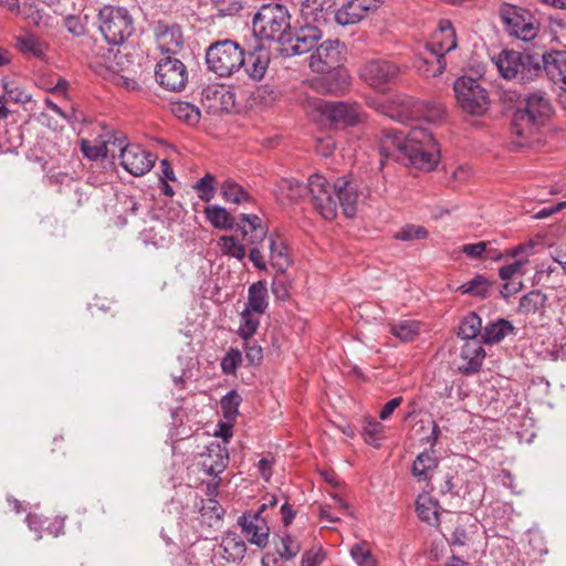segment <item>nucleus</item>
I'll return each mask as SVG.
<instances>
[{"instance_id":"1","label":"nucleus","mask_w":566,"mask_h":566,"mask_svg":"<svg viewBox=\"0 0 566 566\" xmlns=\"http://www.w3.org/2000/svg\"><path fill=\"white\" fill-rule=\"evenodd\" d=\"M380 151L405 166L432 170L440 158V150L432 134L423 127L413 126L407 133L388 129L384 132Z\"/></svg>"},{"instance_id":"2","label":"nucleus","mask_w":566,"mask_h":566,"mask_svg":"<svg viewBox=\"0 0 566 566\" xmlns=\"http://www.w3.org/2000/svg\"><path fill=\"white\" fill-rule=\"evenodd\" d=\"M308 192L315 210L325 219L334 220L338 207L347 218H354L357 212L358 186L348 176L338 177L333 185L321 175L308 177Z\"/></svg>"},{"instance_id":"3","label":"nucleus","mask_w":566,"mask_h":566,"mask_svg":"<svg viewBox=\"0 0 566 566\" xmlns=\"http://www.w3.org/2000/svg\"><path fill=\"white\" fill-rule=\"evenodd\" d=\"M291 18V13L284 4L264 3L253 15V34L260 40L275 42L280 46L289 43V34L292 29Z\"/></svg>"},{"instance_id":"4","label":"nucleus","mask_w":566,"mask_h":566,"mask_svg":"<svg viewBox=\"0 0 566 566\" xmlns=\"http://www.w3.org/2000/svg\"><path fill=\"white\" fill-rule=\"evenodd\" d=\"M552 111L546 93L541 91L530 93L523 98V106H518L513 114L514 133L522 138L533 136L549 118Z\"/></svg>"},{"instance_id":"5","label":"nucleus","mask_w":566,"mask_h":566,"mask_svg":"<svg viewBox=\"0 0 566 566\" xmlns=\"http://www.w3.org/2000/svg\"><path fill=\"white\" fill-rule=\"evenodd\" d=\"M205 57L210 72L219 77H230L243 67L244 49L233 40H218L207 48Z\"/></svg>"},{"instance_id":"6","label":"nucleus","mask_w":566,"mask_h":566,"mask_svg":"<svg viewBox=\"0 0 566 566\" xmlns=\"http://www.w3.org/2000/svg\"><path fill=\"white\" fill-rule=\"evenodd\" d=\"M97 22L105 41L112 45L123 44L135 31L134 19L124 7L104 6Z\"/></svg>"},{"instance_id":"7","label":"nucleus","mask_w":566,"mask_h":566,"mask_svg":"<svg viewBox=\"0 0 566 566\" xmlns=\"http://www.w3.org/2000/svg\"><path fill=\"white\" fill-rule=\"evenodd\" d=\"M453 91L460 107L473 116L483 115L489 107V95L479 80L462 76L453 84Z\"/></svg>"},{"instance_id":"8","label":"nucleus","mask_w":566,"mask_h":566,"mask_svg":"<svg viewBox=\"0 0 566 566\" xmlns=\"http://www.w3.org/2000/svg\"><path fill=\"white\" fill-rule=\"evenodd\" d=\"M500 18L507 33L516 39L527 42L537 34L535 18L523 8L504 3L500 8Z\"/></svg>"},{"instance_id":"9","label":"nucleus","mask_w":566,"mask_h":566,"mask_svg":"<svg viewBox=\"0 0 566 566\" xmlns=\"http://www.w3.org/2000/svg\"><path fill=\"white\" fill-rule=\"evenodd\" d=\"M125 137H116L115 151L119 150L122 167L133 176H144L156 163V156L138 144H125Z\"/></svg>"},{"instance_id":"10","label":"nucleus","mask_w":566,"mask_h":566,"mask_svg":"<svg viewBox=\"0 0 566 566\" xmlns=\"http://www.w3.org/2000/svg\"><path fill=\"white\" fill-rule=\"evenodd\" d=\"M156 82L167 91H182L189 78L185 63L177 56H161L155 67Z\"/></svg>"},{"instance_id":"11","label":"nucleus","mask_w":566,"mask_h":566,"mask_svg":"<svg viewBox=\"0 0 566 566\" xmlns=\"http://www.w3.org/2000/svg\"><path fill=\"white\" fill-rule=\"evenodd\" d=\"M151 31L161 56H177L184 50L185 36L178 23L158 20L151 24Z\"/></svg>"},{"instance_id":"12","label":"nucleus","mask_w":566,"mask_h":566,"mask_svg":"<svg viewBox=\"0 0 566 566\" xmlns=\"http://www.w3.org/2000/svg\"><path fill=\"white\" fill-rule=\"evenodd\" d=\"M444 116V107L440 103L418 101L406 96L400 101L397 118L400 122L424 120L438 123Z\"/></svg>"},{"instance_id":"13","label":"nucleus","mask_w":566,"mask_h":566,"mask_svg":"<svg viewBox=\"0 0 566 566\" xmlns=\"http://www.w3.org/2000/svg\"><path fill=\"white\" fill-rule=\"evenodd\" d=\"M311 80V86L321 94L344 95L352 85V76L346 67H328Z\"/></svg>"},{"instance_id":"14","label":"nucleus","mask_w":566,"mask_h":566,"mask_svg":"<svg viewBox=\"0 0 566 566\" xmlns=\"http://www.w3.org/2000/svg\"><path fill=\"white\" fill-rule=\"evenodd\" d=\"M322 35V31L316 25L312 24L301 25L295 31L291 29L289 43L282 44L280 46V52L285 56L307 53L312 49L316 48Z\"/></svg>"},{"instance_id":"15","label":"nucleus","mask_w":566,"mask_h":566,"mask_svg":"<svg viewBox=\"0 0 566 566\" xmlns=\"http://www.w3.org/2000/svg\"><path fill=\"white\" fill-rule=\"evenodd\" d=\"M399 74L400 67L396 63L380 59L366 62L359 71L361 80L375 88L392 83Z\"/></svg>"},{"instance_id":"16","label":"nucleus","mask_w":566,"mask_h":566,"mask_svg":"<svg viewBox=\"0 0 566 566\" xmlns=\"http://www.w3.org/2000/svg\"><path fill=\"white\" fill-rule=\"evenodd\" d=\"M238 525L245 538L259 548L269 544L270 527L266 517L258 512H245L238 518Z\"/></svg>"},{"instance_id":"17","label":"nucleus","mask_w":566,"mask_h":566,"mask_svg":"<svg viewBox=\"0 0 566 566\" xmlns=\"http://www.w3.org/2000/svg\"><path fill=\"white\" fill-rule=\"evenodd\" d=\"M344 44L339 40H326L316 45L315 52L310 57V67L313 72H323L328 67L342 65V49Z\"/></svg>"},{"instance_id":"18","label":"nucleus","mask_w":566,"mask_h":566,"mask_svg":"<svg viewBox=\"0 0 566 566\" xmlns=\"http://www.w3.org/2000/svg\"><path fill=\"white\" fill-rule=\"evenodd\" d=\"M321 111L332 123L344 126H355L361 120L360 106L357 103L326 102Z\"/></svg>"},{"instance_id":"19","label":"nucleus","mask_w":566,"mask_h":566,"mask_svg":"<svg viewBox=\"0 0 566 566\" xmlns=\"http://www.w3.org/2000/svg\"><path fill=\"white\" fill-rule=\"evenodd\" d=\"M235 232L242 235L245 245L259 248L268 235V228L259 216L242 213L237 222Z\"/></svg>"},{"instance_id":"20","label":"nucleus","mask_w":566,"mask_h":566,"mask_svg":"<svg viewBox=\"0 0 566 566\" xmlns=\"http://www.w3.org/2000/svg\"><path fill=\"white\" fill-rule=\"evenodd\" d=\"M270 61V50L258 43L248 53L244 52V72L251 80L261 81L266 73Z\"/></svg>"},{"instance_id":"21","label":"nucleus","mask_w":566,"mask_h":566,"mask_svg":"<svg viewBox=\"0 0 566 566\" xmlns=\"http://www.w3.org/2000/svg\"><path fill=\"white\" fill-rule=\"evenodd\" d=\"M380 0H349L335 13V20L340 25L355 24L365 14L379 7Z\"/></svg>"},{"instance_id":"22","label":"nucleus","mask_w":566,"mask_h":566,"mask_svg":"<svg viewBox=\"0 0 566 566\" xmlns=\"http://www.w3.org/2000/svg\"><path fill=\"white\" fill-rule=\"evenodd\" d=\"M517 67V75L514 80L521 83L534 81L544 73V54L527 51L521 52Z\"/></svg>"},{"instance_id":"23","label":"nucleus","mask_w":566,"mask_h":566,"mask_svg":"<svg viewBox=\"0 0 566 566\" xmlns=\"http://www.w3.org/2000/svg\"><path fill=\"white\" fill-rule=\"evenodd\" d=\"M457 35L454 28L451 22L448 20H443L439 24V30L433 35V39L430 43L426 44V51H432L437 53V55H444L457 48Z\"/></svg>"},{"instance_id":"24","label":"nucleus","mask_w":566,"mask_h":566,"mask_svg":"<svg viewBox=\"0 0 566 566\" xmlns=\"http://www.w3.org/2000/svg\"><path fill=\"white\" fill-rule=\"evenodd\" d=\"M482 344H484L482 339L465 340L460 353V357L463 360V364L459 366L461 373L471 374L480 369L485 358V350Z\"/></svg>"},{"instance_id":"25","label":"nucleus","mask_w":566,"mask_h":566,"mask_svg":"<svg viewBox=\"0 0 566 566\" xmlns=\"http://www.w3.org/2000/svg\"><path fill=\"white\" fill-rule=\"evenodd\" d=\"M229 461L228 449L220 443H211L202 454L201 468L212 476L219 475L227 468Z\"/></svg>"},{"instance_id":"26","label":"nucleus","mask_w":566,"mask_h":566,"mask_svg":"<svg viewBox=\"0 0 566 566\" xmlns=\"http://www.w3.org/2000/svg\"><path fill=\"white\" fill-rule=\"evenodd\" d=\"M15 49L28 59L44 60L48 44L32 32L25 31L14 38Z\"/></svg>"},{"instance_id":"27","label":"nucleus","mask_w":566,"mask_h":566,"mask_svg":"<svg viewBox=\"0 0 566 566\" xmlns=\"http://www.w3.org/2000/svg\"><path fill=\"white\" fill-rule=\"evenodd\" d=\"M545 69L549 80L566 91V51L544 53Z\"/></svg>"},{"instance_id":"28","label":"nucleus","mask_w":566,"mask_h":566,"mask_svg":"<svg viewBox=\"0 0 566 566\" xmlns=\"http://www.w3.org/2000/svg\"><path fill=\"white\" fill-rule=\"evenodd\" d=\"M276 200L282 205L294 203L305 193H308V182L306 185L294 178L280 179L274 189Z\"/></svg>"},{"instance_id":"29","label":"nucleus","mask_w":566,"mask_h":566,"mask_svg":"<svg viewBox=\"0 0 566 566\" xmlns=\"http://www.w3.org/2000/svg\"><path fill=\"white\" fill-rule=\"evenodd\" d=\"M247 553V545L239 534L235 532H227L218 546L220 554L227 562H240Z\"/></svg>"},{"instance_id":"30","label":"nucleus","mask_w":566,"mask_h":566,"mask_svg":"<svg viewBox=\"0 0 566 566\" xmlns=\"http://www.w3.org/2000/svg\"><path fill=\"white\" fill-rule=\"evenodd\" d=\"M447 66L446 57L437 55L432 51H426L415 61L417 71L426 77H437L443 73Z\"/></svg>"},{"instance_id":"31","label":"nucleus","mask_w":566,"mask_h":566,"mask_svg":"<svg viewBox=\"0 0 566 566\" xmlns=\"http://www.w3.org/2000/svg\"><path fill=\"white\" fill-rule=\"evenodd\" d=\"M520 51L502 50L492 57L500 75L505 80H513L517 75V62H520Z\"/></svg>"},{"instance_id":"32","label":"nucleus","mask_w":566,"mask_h":566,"mask_svg":"<svg viewBox=\"0 0 566 566\" xmlns=\"http://www.w3.org/2000/svg\"><path fill=\"white\" fill-rule=\"evenodd\" d=\"M515 327L511 321L506 318H497L489 323L481 334V339L486 345H493L502 342L509 334L514 332Z\"/></svg>"},{"instance_id":"33","label":"nucleus","mask_w":566,"mask_h":566,"mask_svg":"<svg viewBox=\"0 0 566 566\" xmlns=\"http://www.w3.org/2000/svg\"><path fill=\"white\" fill-rule=\"evenodd\" d=\"M270 263L277 272H285L292 263L286 243L277 235L269 237Z\"/></svg>"},{"instance_id":"34","label":"nucleus","mask_w":566,"mask_h":566,"mask_svg":"<svg viewBox=\"0 0 566 566\" xmlns=\"http://www.w3.org/2000/svg\"><path fill=\"white\" fill-rule=\"evenodd\" d=\"M547 295L541 290H532L524 294L518 302L517 312L522 315L543 313L547 304Z\"/></svg>"},{"instance_id":"35","label":"nucleus","mask_w":566,"mask_h":566,"mask_svg":"<svg viewBox=\"0 0 566 566\" xmlns=\"http://www.w3.org/2000/svg\"><path fill=\"white\" fill-rule=\"evenodd\" d=\"M268 286L265 281L252 283L248 290V302L244 308L254 311L256 314H263L268 308Z\"/></svg>"},{"instance_id":"36","label":"nucleus","mask_w":566,"mask_h":566,"mask_svg":"<svg viewBox=\"0 0 566 566\" xmlns=\"http://www.w3.org/2000/svg\"><path fill=\"white\" fill-rule=\"evenodd\" d=\"M437 467L438 459L434 457V452L423 451L413 461L411 472L418 481H428L431 479Z\"/></svg>"},{"instance_id":"37","label":"nucleus","mask_w":566,"mask_h":566,"mask_svg":"<svg viewBox=\"0 0 566 566\" xmlns=\"http://www.w3.org/2000/svg\"><path fill=\"white\" fill-rule=\"evenodd\" d=\"M207 221L216 229L231 230L237 227L234 218L223 207L218 205L207 206L203 210Z\"/></svg>"},{"instance_id":"38","label":"nucleus","mask_w":566,"mask_h":566,"mask_svg":"<svg viewBox=\"0 0 566 566\" xmlns=\"http://www.w3.org/2000/svg\"><path fill=\"white\" fill-rule=\"evenodd\" d=\"M420 332V324L416 319H399L389 323V333L403 343L412 342Z\"/></svg>"},{"instance_id":"39","label":"nucleus","mask_w":566,"mask_h":566,"mask_svg":"<svg viewBox=\"0 0 566 566\" xmlns=\"http://www.w3.org/2000/svg\"><path fill=\"white\" fill-rule=\"evenodd\" d=\"M438 502L429 494H420L416 501V511L419 518L430 525L438 523Z\"/></svg>"},{"instance_id":"40","label":"nucleus","mask_w":566,"mask_h":566,"mask_svg":"<svg viewBox=\"0 0 566 566\" xmlns=\"http://www.w3.org/2000/svg\"><path fill=\"white\" fill-rule=\"evenodd\" d=\"M482 329V318L475 312H469L460 322L458 336L464 340L479 339Z\"/></svg>"},{"instance_id":"41","label":"nucleus","mask_w":566,"mask_h":566,"mask_svg":"<svg viewBox=\"0 0 566 566\" xmlns=\"http://www.w3.org/2000/svg\"><path fill=\"white\" fill-rule=\"evenodd\" d=\"M116 146V137H108L101 145L92 146L88 140H82L81 150L85 157L90 159H98L107 157L108 155L114 156Z\"/></svg>"},{"instance_id":"42","label":"nucleus","mask_w":566,"mask_h":566,"mask_svg":"<svg viewBox=\"0 0 566 566\" xmlns=\"http://www.w3.org/2000/svg\"><path fill=\"white\" fill-rule=\"evenodd\" d=\"M302 549V543L296 535L285 533L281 536L280 545L276 547L279 557L289 562L294 559Z\"/></svg>"},{"instance_id":"43","label":"nucleus","mask_w":566,"mask_h":566,"mask_svg":"<svg viewBox=\"0 0 566 566\" xmlns=\"http://www.w3.org/2000/svg\"><path fill=\"white\" fill-rule=\"evenodd\" d=\"M199 513L202 522L209 526L219 523L223 515V509L216 499L200 500Z\"/></svg>"},{"instance_id":"44","label":"nucleus","mask_w":566,"mask_h":566,"mask_svg":"<svg viewBox=\"0 0 566 566\" xmlns=\"http://www.w3.org/2000/svg\"><path fill=\"white\" fill-rule=\"evenodd\" d=\"M458 290L462 294L485 298L490 294L491 283L484 275L476 274L472 280L460 285Z\"/></svg>"},{"instance_id":"45","label":"nucleus","mask_w":566,"mask_h":566,"mask_svg":"<svg viewBox=\"0 0 566 566\" xmlns=\"http://www.w3.org/2000/svg\"><path fill=\"white\" fill-rule=\"evenodd\" d=\"M220 191L222 198L227 202L240 205L251 200L250 193L242 186L231 179L222 182Z\"/></svg>"},{"instance_id":"46","label":"nucleus","mask_w":566,"mask_h":566,"mask_svg":"<svg viewBox=\"0 0 566 566\" xmlns=\"http://www.w3.org/2000/svg\"><path fill=\"white\" fill-rule=\"evenodd\" d=\"M259 315L260 314L254 313V311L243 308L238 328V334L242 339L249 340L256 333L260 326Z\"/></svg>"},{"instance_id":"47","label":"nucleus","mask_w":566,"mask_h":566,"mask_svg":"<svg viewBox=\"0 0 566 566\" xmlns=\"http://www.w3.org/2000/svg\"><path fill=\"white\" fill-rule=\"evenodd\" d=\"M242 401L238 391H228L220 400V412L223 419L235 421Z\"/></svg>"},{"instance_id":"48","label":"nucleus","mask_w":566,"mask_h":566,"mask_svg":"<svg viewBox=\"0 0 566 566\" xmlns=\"http://www.w3.org/2000/svg\"><path fill=\"white\" fill-rule=\"evenodd\" d=\"M349 553L357 566H378V560L371 554L366 542L354 544Z\"/></svg>"},{"instance_id":"49","label":"nucleus","mask_w":566,"mask_h":566,"mask_svg":"<svg viewBox=\"0 0 566 566\" xmlns=\"http://www.w3.org/2000/svg\"><path fill=\"white\" fill-rule=\"evenodd\" d=\"M216 177L207 172L193 185V189L197 191L199 199L203 202H209L214 198L216 195Z\"/></svg>"},{"instance_id":"50","label":"nucleus","mask_w":566,"mask_h":566,"mask_svg":"<svg viewBox=\"0 0 566 566\" xmlns=\"http://www.w3.org/2000/svg\"><path fill=\"white\" fill-rule=\"evenodd\" d=\"M3 91L7 97L15 104H27L32 101V95L14 81H3Z\"/></svg>"},{"instance_id":"51","label":"nucleus","mask_w":566,"mask_h":566,"mask_svg":"<svg viewBox=\"0 0 566 566\" xmlns=\"http://www.w3.org/2000/svg\"><path fill=\"white\" fill-rule=\"evenodd\" d=\"M171 111L177 118L185 120L188 124H196L199 122V109L188 102H178L172 104Z\"/></svg>"},{"instance_id":"52","label":"nucleus","mask_w":566,"mask_h":566,"mask_svg":"<svg viewBox=\"0 0 566 566\" xmlns=\"http://www.w3.org/2000/svg\"><path fill=\"white\" fill-rule=\"evenodd\" d=\"M385 426L375 419H367L364 426V439L365 441L375 447H380Z\"/></svg>"},{"instance_id":"53","label":"nucleus","mask_w":566,"mask_h":566,"mask_svg":"<svg viewBox=\"0 0 566 566\" xmlns=\"http://www.w3.org/2000/svg\"><path fill=\"white\" fill-rule=\"evenodd\" d=\"M429 235L428 230L423 226L408 223L405 224L394 238L399 241L424 240Z\"/></svg>"},{"instance_id":"54","label":"nucleus","mask_w":566,"mask_h":566,"mask_svg":"<svg viewBox=\"0 0 566 566\" xmlns=\"http://www.w3.org/2000/svg\"><path fill=\"white\" fill-rule=\"evenodd\" d=\"M221 251L223 254L232 256L239 261L245 258V245L240 243L237 238L232 235L221 237Z\"/></svg>"},{"instance_id":"55","label":"nucleus","mask_w":566,"mask_h":566,"mask_svg":"<svg viewBox=\"0 0 566 566\" xmlns=\"http://www.w3.org/2000/svg\"><path fill=\"white\" fill-rule=\"evenodd\" d=\"M210 3L219 17L235 15L244 7V0H210Z\"/></svg>"},{"instance_id":"56","label":"nucleus","mask_w":566,"mask_h":566,"mask_svg":"<svg viewBox=\"0 0 566 566\" xmlns=\"http://www.w3.org/2000/svg\"><path fill=\"white\" fill-rule=\"evenodd\" d=\"M91 187L88 185L80 186L78 182H75L70 189L67 193V199L70 203L74 205V207L80 208L85 205L90 199L88 189Z\"/></svg>"},{"instance_id":"57","label":"nucleus","mask_w":566,"mask_h":566,"mask_svg":"<svg viewBox=\"0 0 566 566\" xmlns=\"http://www.w3.org/2000/svg\"><path fill=\"white\" fill-rule=\"evenodd\" d=\"M45 178L48 184L51 186H56L59 191H62L63 187L70 189L76 182L70 174L64 171L49 170L45 175Z\"/></svg>"},{"instance_id":"58","label":"nucleus","mask_w":566,"mask_h":566,"mask_svg":"<svg viewBox=\"0 0 566 566\" xmlns=\"http://www.w3.org/2000/svg\"><path fill=\"white\" fill-rule=\"evenodd\" d=\"M115 53L112 49L97 48L95 52L96 61H92L91 65L95 71H99L101 67H105L107 70H113V60L115 59Z\"/></svg>"},{"instance_id":"59","label":"nucleus","mask_w":566,"mask_h":566,"mask_svg":"<svg viewBox=\"0 0 566 566\" xmlns=\"http://www.w3.org/2000/svg\"><path fill=\"white\" fill-rule=\"evenodd\" d=\"M324 559V549L321 546L312 547L303 553L301 558V566H321Z\"/></svg>"},{"instance_id":"60","label":"nucleus","mask_w":566,"mask_h":566,"mask_svg":"<svg viewBox=\"0 0 566 566\" xmlns=\"http://www.w3.org/2000/svg\"><path fill=\"white\" fill-rule=\"evenodd\" d=\"M245 359L251 365H259L263 359V350L260 345H258L254 340H245L244 346Z\"/></svg>"},{"instance_id":"61","label":"nucleus","mask_w":566,"mask_h":566,"mask_svg":"<svg viewBox=\"0 0 566 566\" xmlns=\"http://www.w3.org/2000/svg\"><path fill=\"white\" fill-rule=\"evenodd\" d=\"M528 262V260H517L510 264H505L499 269V276L503 281H509L516 273H520L522 268Z\"/></svg>"},{"instance_id":"62","label":"nucleus","mask_w":566,"mask_h":566,"mask_svg":"<svg viewBox=\"0 0 566 566\" xmlns=\"http://www.w3.org/2000/svg\"><path fill=\"white\" fill-rule=\"evenodd\" d=\"M64 25L67 31L75 36H81L86 33V25L77 15H67L64 20Z\"/></svg>"},{"instance_id":"63","label":"nucleus","mask_w":566,"mask_h":566,"mask_svg":"<svg viewBox=\"0 0 566 566\" xmlns=\"http://www.w3.org/2000/svg\"><path fill=\"white\" fill-rule=\"evenodd\" d=\"M235 421L221 419L217 424V429L214 431V436L222 439L224 446L229 442V440L233 436V423Z\"/></svg>"},{"instance_id":"64","label":"nucleus","mask_w":566,"mask_h":566,"mask_svg":"<svg viewBox=\"0 0 566 566\" xmlns=\"http://www.w3.org/2000/svg\"><path fill=\"white\" fill-rule=\"evenodd\" d=\"M242 356L238 349H230L221 361L223 371L231 373L241 363Z\"/></svg>"}]
</instances>
